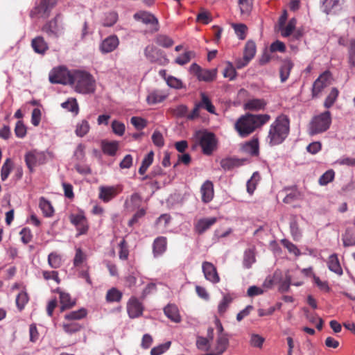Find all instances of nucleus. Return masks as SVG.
<instances>
[{
	"label": "nucleus",
	"mask_w": 355,
	"mask_h": 355,
	"mask_svg": "<svg viewBox=\"0 0 355 355\" xmlns=\"http://www.w3.org/2000/svg\"><path fill=\"white\" fill-rule=\"evenodd\" d=\"M331 123V116L329 111H325L313 116L308 126V133L311 136L326 132Z\"/></svg>",
	"instance_id": "20e7f679"
},
{
	"label": "nucleus",
	"mask_w": 355,
	"mask_h": 355,
	"mask_svg": "<svg viewBox=\"0 0 355 355\" xmlns=\"http://www.w3.org/2000/svg\"><path fill=\"white\" fill-rule=\"evenodd\" d=\"M164 311L167 318L175 322L180 321V316L178 307L174 304H168L164 309Z\"/></svg>",
	"instance_id": "a878e982"
},
{
	"label": "nucleus",
	"mask_w": 355,
	"mask_h": 355,
	"mask_svg": "<svg viewBox=\"0 0 355 355\" xmlns=\"http://www.w3.org/2000/svg\"><path fill=\"white\" fill-rule=\"evenodd\" d=\"M72 72L64 67L52 69L49 73V81L53 84H70Z\"/></svg>",
	"instance_id": "423d86ee"
},
{
	"label": "nucleus",
	"mask_w": 355,
	"mask_h": 355,
	"mask_svg": "<svg viewBox=\"0 0 355 355\" xmlns=\"http://www.w3.org/2000/svg\"><path fill=\"white\" fill-rule=\"evenodd\" d=\"M142 303L135 297H131L127 303V311L130 318H136L143 313Z\"/></svg>",
	"instance_id": "4468645a"
},
{
	"label": "nucleus",
	"mask_w": 355,
	"mask_h": 355,
	"mask_svg": "<svg viewBox=\"0 0 355 355\" xmlns=\"http://www.w3.org/2000/svg\"><path fill=\"white\" fill-rule=\"evenodd\" d=\"M146 58L151 62H155L160 65H165L168 60L163 51L153 45H148L144 49Z\"/></svg>",
	"instance_id": "6e6552de"
},
{
	"label": "nucleus",
	"mask_w": 355,
	"mask_h": 355,
	"mask_svg": "<svg viewBox=\"0 0 355 355\" xmlns=\"http://www.w3.org/2000/svg\"><path fill=\"white\" fill-rule=\"evenodd\" d=\"M238 165L237 160L233 158H225L220 161V166L225 171H230Z\"/></svg>",
	"instance_id": "680f3d73"
},
{
	"label": "nucleus",
	"mask_w": 355,
	"mask_h": 355,
	"mask_svg": "<svg viewBox=\"0 0 355 355\" xmlns=\"http://www.w3.org/2000/svg\"><path fill=\"white\" fill-rule=\"evenodd\" d=\"M119 45V40L115 35H110L104 39L99 46L100 51L103 53H108L114 51Z\"/></svg>",
	"instance_id": "2eb2a0df"
},
{
	"label": "nucleus",
	"mask_w": 355,
	"mask_h": 355,
	"mask_svg": "<svg viewBox=\"0 0 355 355\" xmlns=\"http://www.w3.org/2000/svg\"><path fill=\"white\" fill-rule=\"evenodd\" d=\"M271 117L269 114H252L247 113L241 116L234 124V129L241 137H246L267 123Z\"/></svg>",
	"instance_id": "f257e3e1"
},
{
	"label": "nucleus",
	"mask_w": 355,
	"mask_h": 355,
	"mask_svg": "<svg viewBox=\"0 0 355 355\" xmlns=\"http://www.w3.org/2000/svg\"><path fill=\"white\" fill-rule=\"evenodd\" d=\"M348 62L351 67H355V40H350L348 49Z\"/></svg>",
	"instance_id": "4d7b16f0"
},
{
	"label": "nucleus",
	"mask_w": 355,
	"mask_h": 355,
	"mask_svg": "<svg viewBox=\"0 0 355 355\" xmlns=\"http://www.w3.org/2000/svg\"><path fill=\"white\" fill-rule=\"evenodd\" d=\"M89 130V125L87 121L83 120L76 125V134L78 137L85 136Z\"/></svg>",
	"instance_id": "3c124183"
},
{
	"label": "nucleus",
	"mask_w": 355,
	"mask_h": 355,
	"mask_svg": "<svg viewBox=\"0 0 355 355\" xmlns=\"http://www.w3.org/2000/svg\"><path fill=\"white\" fill-rule=\"evenodd\" d=\"M119 191L115 187L101 186L99 188L98 198L104 202H108L116 197Z\"/></svg>",
	"instance_id": "f3484780"
},
{
	"label": "nucleus",
	"mask_w": 355,
	"mask_h": 355,
	"mask_svg": "<svg viewBox=\"0 0 355 355\" xmlns=\"http://www.w3.org/2000/svg\"><path fill=\"white\" fill-rule=\"evenodd\" d=\"M264 341L265 338L259 334H252L250 336V344L252 347L261 348Z\"/></svg>",
	"instance_id": "bf43d9fd"
},
{
	"label": "nucleus",
	"mask_w": 355,
	"mask_h": 355,
	"mask_svg": "<svg viewBox=\"0 0 355 355\" xmlns=\"http://www.w3.org/2000/svg\"><path fill=\"white\" fill-rule=\"evenodd\" d=\"M256 53V44L255 43L252 41L249 40L246 42L245 48H244V52H243V56L248 58V60H251L255 55Z\"/></svg>",
	"instance_id": "37998d69"
},
{
	"label": "nucleus",
	"mask_w": 355,
	"mask_h": 355,
	"mask_svg": "<svg viewBox=\"0 0 355 355\" xmlns=\"http://www.w3.org/2000/svg\"><path fill=\"white\" fill-rule=\"evenodd\" d=\"M233 300L234 297L229 293L223 295V300L218 306V312L220 315H224Z\"/></svg>",
	"instance_id": "7c9ffc66"
},
{
	"label": "nucleus",
	"mask_w": 355,
	"mask_h": 355,
	"mask_svg": "<svg viewBox=\"0 0 355 355\" xmlns=\"http://www.w3.org/2000/svg\"><path fill=\"white\" fill-rule=\"evenodd\" d=\"M119 257L121 260H126L128 258L129 256V250H128V245L127 242L124 239H123L119 244Z\"/></svg>",
	"instance_id": "603ef678"
},
{
	"label": "nucleus",
	"mask_w": 355,
	"mask_h": 355,
	"mask_svg": "<svg viewBox=\"0 0 355 355\" xmlns=\"http://www.w3.org/2000/svg\"><path fill=\"white\" fill-rule=\"evenodd\" d=\"M334 171L333 170H329L320 176L318 182L320 185H327L328 183L334 180Z\"/></svg>",
	"instance_id": "6e6d98bb"
},
{
	"label": "nucleus",
	"mask_w": 355,
	"mask_h": 355,
	"mask_svg": "<svg viewBox=\"0 0 355 355\" xmlns=\"http://www.w3.org/2000/svg\"><path fill=\"white\" fill-rule=\"evenodd\" d=\"M58 293L60 295V302L62 304V311L66 309H70L75 305V302L71 300L69 293L58 290Z\"/></svg>",
	"instance_id": "c85d7f7f"
},
{
	"label": "nucleus",
	"mask_w": 355,
	"mask_h": 355,
	"mask_svg": "<svg viewBox=\"0 0 355 355\" xmlns=\"http://www.w3.org/2000/svg\"><path fill=\"white\" fill-rule=\"evenodd\" d=\"M198 105H200V107L205 109L211 114L215 113L214 106L205 93H201V101L198 103Z\"/></svg>",
	"instance_id": "a18cd8bd"
},
{
	"label": "nucleus",
	"mask_w": 355,
	"mask_h": 355,
	"mask_svg": "<svg viewBox=\"0 0 355 355\" xmlns=\"http://www.w3.org/2000/svg\"><path fill=\"white\" fill-rule=\"evenodd\" d=\"M59 16L60 15H57L52 19L46 21L42 27V31L49 37L58 38L61 34L62 28L58 24Z\"/></svg>",
	"instance_id": "9b49d317"
},
{
	"label": "nucleus",
	"mask_w": 355,
	"mask_h": 355,
	"mask_svg": "<svg viewBox=\"0 0 355 355\" xmlns=\"http://www.w3.org/2000/svg\"><path fill=\"white\" fill-rule=\"evenodd\" d=\"M87 260V255L83 252L81 248L76 249V254L73 258V266L79 267L84 261Z\"/></svg>",
	"instance_id": "5fc2aeb1"
},
{
	"label": "nucleus",
	"mask_w": 355,
	"mask_h": 355,
	"mask_svg": "<svg viewBox=\"0 0 355 355\" xmlns=\"http://www.w3.org/2000/svg\"><path fill=\"white\" fill-rule=\"evenodd\" d=\"M202 272L207 280L213 284L220 282V277L217 272L216 268L213 263L209 261H204L202 265Z\"/></svg>",
	"instance_id": "dca6fc26"
},
{
	"label": "nucleus",
	"mask_w": 355,
	"mask_h": 355,
	"mask_svg": "<svg viewBox=\"0 0 355 355\" xmlns=\"http://www.w3.org/2000/svg\"><path fill=\"white\" fill-rule=\"evenodd\" d=\"M15 135L19 138H23L26 135V128L21 121H18L15 128Z\"/></svg>",
	"instance_id": "774afa93"
},
{
	"label": "nucleus",
	"mask_w": 355,
	"mask_h": 355,
	"mask_svg": "<svg viewBox=\"0 0 355 355\" xmlns=\"http://www.w3.org/2000/svg\"><path fill=\"white\" fill-rule=\"evenodd\" d=\"M135 18L140 19L146 24H151L154 26V30L155 31H158V20L153 15L147 12H142L141 13L135 14Z\"/></svg>",
	"instance_id": "5701e85b"
},
{
	"label": "nucleus",
	"mask_w": 355,
	"mask_h": 355,
	"mask_svg": "<svg viewBox=\"0 0 355 355\" xmlns=\"http://www.w3.org/2000/svg\"><path fill=\"white\" fill-rule=\"evenodd\" d=\"M331 73L329 71H325L314 81L312 88V96L318 97L324 88L331 83Z\"/></svg>",
	"instance_id": "9d476101"
},
{
	"label": "nucleus",
	"mask_w": 355,
	"mask_h": 355,
	"mask_svg": "<svg viewBox=\"0 0 355 355\" xmlns=\"http://www.w3.org/2000/svg\"><path fill=\"white\" fill-rule=\"evenodd\" d=\"M61 106L67 110L68 111L78 114V105L76 98H69L67 101L62 103Z\"/></svg>",
	"instance_id": "09e8293b"
},
{
	"label": "nucleus",
	"mask_w": 355,
	"mask_h": 355,
	"mask_svg": "<svg viewBox=\"0 0 355 355\" xmlns=\"http://www.w3.org/2000/svg\"><path fill=\"white\" fill-rule=\"evenodd\" d=\"M201 199L204 203L211 202L214 196V184L209 180L205 181L200 187Z\"/></svg>",
	"instance_id": "a211bd4d"
},
{
	"label": "nucleus",
	"mask_w": 355,
	"mask_h": 355,
	"mask_svg": "<svg viewBox=\"0 0 355 355\" xmlns=\"http://www.w3.org/2000/svg\"><path fill=\"white\" fill-rule=\"evenodd\" d=\"M29 300L28 295L26 292L21 291L16 297V305L19 311H21L26 304L28 303Z\"/></svg>",
	"instance_id": "49530a36"
},
{
	"label": "nucleus",
	"mask_w": 355,
	"mask_h": 355,
	"mask_svg": "<svg viewBox=\"0 0 355 355\" xmlns=\"http://www.w3.org/2000/svg\"><path fill=\"white\" fill-rule=\"evenodd\" d=\"M69 220L76 227L78 231L76 236H79L83 234H86L89 230V223L85 214L83 211H80L76 214H71L69 216Z\"/></svg>",
	"instance_id": "1a4fd4ad"
},
{
	"label": "nucleus",
	"mask_w": 355,
	"mask_h": 355,
	"mask_svg": "<svg viewBox=\"0 0 355 355\" xmlns=\"http://www.w3.org/2000/svg\"><path fill=\"white\" fill-rule=\"evenodd\" d=\"M87 310L81 308L79 310L71 311L64 315V319L67 320H75L84 318L87 315Z\"/></svg>",
	"instance_id": "ea45409f"
},
{
	"label": "nucleus",
	"mask_w": 355,
	"mask_h": 355,
	"mask_svg": "<svg viewBox=\"0 0 355 355\" xmlns=\"http://www.w3.org/2000/svg\"><path fill=\"white\" fill-rule=\"evenodd\" d=\"M102 150L105 154L113 156L116 154L118 148L119 144L116 141H103L101 144Z\"/></svg>",
	"instance_id": "bb28decb"
},
{
	"label": "nucleus",
	"mask_w": 355,
	"mask_h": 355,
	"mask_svg": "<svg viewBox=\"0 0 355 355\" xmlns=\"http://www.w3.org/2000/svg\"><path fill=\"white\" fill-rule=\"evenodd\" d=\"M302 284H303L302 282H297L292 283L291 277L289 275L286 274L285 276V279H284V281L281 283V284L279 286V291L282 293H286L289 291V288H290V286L291 284L296 286H299L302 285Z\"/></svg>",
	"instance_id": "4c0bfd02"
},
{
	"label": "nucleus",
	"mask_w": 355,
	"mask_h": 355,
	"mask_svg": "<svg viewBox=\"0 0 355 355\" xmlns=\"http://www.w3.org/2000/svg\"><path fill=\"white\" fill-rule=\"evenodd\" d=\"M216 221L217 218L216 217L201 218L195 225V230L198 234H202L214 225Z\"/></svg>",
	"instance_id": "6ab92c4d"
},
{
	"label": "nucleus",
	"mask_w": 355,
	"mask_h": 355,
	"mask_svg": "<svg viewBox=\"0 0 355 355\" xmlns=\"http://www.w3.org/2000/svg\"><path fill=\"white\" fill-rule=\"evenodd\" d=\"M62 327L64 331L69 334L76 333L79 331L82 328L81 325L79 323L74 322L63 323Z\"/></svg>",
	"instance_id": "864d4df0"
},
{
	"label": "nucleus",
	"mask_w": 355,
	"mask_h": 355,
	"mask_svg": "<svg viewBox=\"0 0 355 355\" xmlns=\"http://www.w3.org/2000/svg\"><path fill=\"white\" fill-rule=\"evenodd\" d=\"M196 56V53L193 51H187L182 55L177 57L175 60V63L179 65H184L189 63L191 60Z\"/></svg>",
	"instance_id": "473e14b6"
},
{
	"label": "nucleus",
	"mask_w": 355,
	"mask_h": 355,
	"mask_svg": "<svg viewBox=\"0 0 355 355\" xmlns=\"http://www.w3.org/2000/svg\"><path fill=\"white\" fill-rule=\"evenodd\" d=\"M255 253L252 249H248L244 252L243 264L245 268H250L252 265L255 263Z\"/></svg>",
	"instance_id": "2f4dec72"
},
{
	"label": "nucleus",
	"mask_w": 355,
	"mask_h": 355,
	"mask_svg": "<svg viewBox=\"0 0 355 355\" xmlns=\"http://www.w3.org/2000/svg\"><path fill=\"white\" fill-rule=\"evenodd\" d=\"M118 20V15L115 12H110L107 15L103 23V26H112Z\"/></svg>",
	"instance_id": "0e129e2a"
},
{
	"label": "nucleus",
	"mask_w": 355,
	"mask_h": 355,
	"mask_svg": "<svg viewBox=\"0 0 355 355\" xmlns=\"http://www.w3.org/2000/svg\"><path fill=\"white\" fill-rule=\"evenodd\" d=\"M13 168V162L10 158H7L4 162L1 169V178L2 181H5L9 176Z\"/></svg>",
	"instance_id": "f704fd0d"
},
{
	"label": "nucleus",
	"mask_w": 355,
	"mask_h": 355,
	"mask_svg": "<svg viewBox=\"0 0 355 355\" xmlns=\"http://www.w3.org/2000/svg\"><path fill=\"white\" fill-rule=\"evenodd\" d=\"M290 132V119L288 116H278L270 125L267 140L270 146L281 144Z\"/></svg>",
	"instance_id": "f03ea898"
},
{
	"label": "nucleus",
	"mask_w": 355,
	"mask_h": 355,
	"mask_svg": "<svg viewBox=\"0 0 355 355\" xmlns=\"http://www.w3.org/2000/svg\"><path fill=\"white\" fill-rule=\"evenodd\" d=\"M153 157L154 153L153 151H150V153H148L147 155L145 156L142 161L141 165L139 168V174L144 175L146 172L148 167L152 164L153 162Z\"/></svg>",
	"instance_id": "58836bf2"
},
{
	"label": "nucleus",
	"mask_w": 355,
	"mask_h": 355,
	"mask_svg": "<svg viewBox=\"0 0 355 355\" xmlns=\"http://www.w3.org/2000/svg\"><path fill=\"white\" fill-rule=\"evenodd\" d=\"M46 155L43 152L36 150L27 152L24 156L26 164L31 173L34 171V168L37 165L44 164L46 162Z\"/></svg>",
	"instance_id": "0eeeda50"
},
{
	"label": "nucleus",
	"mask_w": 355,
	"mask_h": 355,
	"mask_svg": "<svg viewBox=\"0 0 355 355\" xmlns=\"http://www.w3.org/2000/svg\"><path fill=\"white\" fill-rule=\"evenodd\" d=\"M165 79H166L167 85L170 87L177 89H181L183 87L182 82L180 79L177 78L174 76H169L167 78H165Z\"/></svg>",
	"instance_id": "e2e57ef3"
},
{
	"label": "nucleus",
	"mask_w": 355,
	"mask_h": 355,
	"mask_svg": "<svg viewBox=\"0 0 355 355\" xmlns=\"http://www.w3.org/2000/svg\"><path fill=\"white\" fill-rule=\"evenodd\" d=\"M345 0H321L322 11L327 15H338L345 4Z\"/></svg>",
	"instance_id": "ddd939ff"
},
{
	"label": "nucleus",
	"mask_w": 355,
	"mask_h": 355,
	"mask_svg": "<svg viewBox=\"0 0 355 355\" xmlns=\"http://www.w3.org/2000/svg\"><path fill=\"white\" fill-rule=\"evenodd\" d=\"M122 298V293L116 288L108 290L106 294V300L108 302H119Z\"/></svg>",
	"instance_id": "e433bc0d"
},
{
	"label": "nucleus",
	"mask_w": 355,
	"mask_h": 355,
	"mask_svg": "<svg viewBox=\"0 0 355 355\" xmlns=\"http://www.w3.org/2000/svg\"><path fill=\"white\" fill-rule=\"evenodd\" d=\"M266 104V101L263 99H250L246 103H245L244 109L250 111H259L264 110Z\"/></svg>",
	"instance_id": "b1692460"
},
{
	"label": "nucleus",
	"mask_w": 355,
	"mask_h": 355,
	"mask_svg": "<svg viewBox=\"0 0 355 355\" xmlns=\"http://www.w3.org/2000/svg\"><path fill=\"white\" fill-rule=\"evenodd\" d=\"M244 150L252 156L259 155V147L258 138H253L251 141L247 142L244 146Z\"/></svg>",
	"instance_id": "cd10ccee"
},
{
	"label": "nucleus",
	"mask_w": 355,
	"mask_h": 355,
	"mask_svg": "<svg viewBox=\"0 0 355 355\" xmlns=\"http://www.w3.org/2000/svg\"><path fill=\"white\" fill-rule=\"evenodd\" d=\"M155 43L164 48H169L174 44L173 40L166 35H158L155 39Z\"/></svg>",
	"instance_id": "79ce46f5"
},
{
	"label": "nucleus",
	"mask_w": 355,
	"mask_h": 355,
	"mask_svg": "<svg viewBox=\"0 0 355 355\" xmlns=\"http://www.w3.org/2000/svg\"><path fill=\"white\" fill-rule=\"evenodd\" d=\"M57 3L58 0H42L40 4L30 12V17L33 18L40 14L48 17Z\"/></svg>",
	"instance_id": "f8f14e48"
},
{
	"label": "nucleus",
	"mask_w": 355,
	"mask_h": 355,
	"mask_svg": "<svg viewBox=\"0 0 355 355\" xmlns=\"http://www.w3.org/2000/svg\"><path fill=\"white\" fill-rule=\"evenodd\" d=\"M199 144L205 155H210L216 146V140L214 133L208 132H197Z\"/></svg>",
	"instance_id": "39448f33"
},
{
	"label": "nucleus",
	"mask_w": 355,
	"mask_h": 355,
	"mask_svg": "<svg viewBox=\"0 0 355 355\" xmlns=\"http://www.w3.org/2000/svg\"><path fill=\"white\" fill-rule=\"evenodd\" d=\"M327 266L331 272L339 276L342 275L343 273L342 267L340 264V261L336 254H333L329 257Z\"/></svg>",
	"instance_id": "393cba45"
},
{
	"label": "nucleus",
	"mask_w": 355,
	"mask_h": 355,
	"mask_svg": "<svg viewBox=\"0 0 355 355\" xmlns=\"http://www.w3.org/2000/svg\"><path fill=\"white\" fill-rule=\"evenodd\" d=\"M112 129L114 134L122 136L125 132V125L118 121H113L112 123Z\"/></svg>",
	"instance_id": "338daca9"
},
{
	"label": "nucleus",
	"mask_w": 355,
	"mask_h": 355,
	"mask_svg": "<svg viewBox=\"0 0 355 355\" xmlns=\"http://www.w3.org/2000/svg\"><path fill=\"white\" fill-rule=\"evenodd\" d=\"M171 344V343L168 341L152 348L150 350V355H161L164 354L169 349Z\"/></svg>",
	"instance_id": "13d9d810"
},
{
	"label": "nucleus",
	"mask_w": 355,
	"mask_h": 355,
	"mask_svg": "<svg viewBox=\"0 0 355 355\" xmlns=\"http://www.w3.org/2000/svg\"><path fill=\"white\" fill-rule=\"evenodd\" d=\"M338 94L339 92L336 87L332 88L330 93L329 94V95L327 96L324 101V106L326 108L331 107L336 101Z\"/></svg>",
	"instance_id": "de8ad7c7"
},
{
	"label": "nucleus",
	"mask_w": 355,
	"mask_h": 355,
	"mask_svg": "<svg viewBox=\"0 0 355 355\" xmlns=\"http://www.w3.org/2000/svg\"><path fill=\"white\" fill-rule=\"evenodd\" d=\"M39 206L45 216L50 217L53 214V208L49 201L44 197L40 199Z\"/></svg>",
	"instance_id": "72a5a7b5"
},
{
	"label": "nucleus",
	"mask_w": 355,
	"mask_h": 355,
	"mask_svg": "<svg viewBox=\"0 0 355 355\" xmlns=\"http://www.w3.org/2000/svg\"><path fill=\"white\" fill-rule=\"evenodd\" d=\"M242 14H248L252 7V0H238Z\"/></svg>",
	"instance_id": "69168bd1"
},
{
	"label": "nucleus",
	"mask_w": 355,
	"mask_h": 355,
	"mask_svg": "<svg viewBox=\"0 0 355 355\" xmlns=\"http://www.w3.org/2000/svg\"><path fill=\"white\" fill-rule=\"evenodd\" d=\"M48 263L52 268L57 269L62 266V258L56 252H51L48 256Z\"/></svg>",
	"instance_id": "a19ab883"
},
{
	"label": "nucleus",
	"mask_w": 355,
	"mask_h": 355,
	"mask_svg": "<svg viewBox=\"0 0 355 355\" xmlns=\"http://www.w3.org/2000/svg\"><path fill=\"white\" fill-rule=\"evenodd\" d=\"M166 95L163 94L162 92L159 91H154L148 95L146 101L148 104L154 105L159 103H162L166 99Z\"/></svg>",
	"instance_id": "c756f323"
},
{
	"label": "nucleus",
	"mask_w": 355,
	"mask_h": 355,
	"mask_svg": "<svg viewBox=\"0 0 355 355\" xmlns=\"http://www.w3.org/2000/svg\"><path fill=\"white\" fill-rule=\"evenodd\" d=\"M260 176L257 172L254 173L251 178L247 182V191L252 195L256 189Z\"/></svg>",
	"instance_id": "8fccbe9b"
},
{
	"label": "nucleus",
	"mask_w": 355,
	"mask_h": 355,
	"mask_svg": "<svg viewBox=\"0 0 355 355\" xmlns=\"http://www.w3.org/2000/svg\"><path fill=\"white\" fill-rule=\"evenodd\" d=\"M293 67L294 63L291 60L285 59L282 61L279 68V76L282 83H284L288 80Z\"/></svg>",
	"instance_id": "aec40b11"
},
{
	"label": "nucleus",
	"mask_w": 355,
	"mask_h": 355,
	"mask_svg": "<svg viewBox=\"0 0 355 355\" xmlns=\"http://www.w3.org/2000/svg\"><path fill=\"white\" fill-rule=\"evenodd\" d=\"M235 33L240 40H244L246 37L248 28L243 24H233Z\"/></svg>",
	"instance_id": "052dcab7"
},
{
	"label": "nucleus",
	"mask_w": 355,
	"mask_h": 355,
	"mask_svg": "<svg viewBox=\"0 0 355 355\" xmlns=\"http://www.w3.org/2000/svg\"><path fill=\"white\" fill-rule=\"evenodd\" d=\"M216 76V69H202L198 75V80L203 81H212Z\"/></svg>",
	"instance_id": "c03bdc74"
},
{
	"label": "nucleus",
	"mask_w": 355,
	"mask_h": 355,
	"mask_svg": "<svg viewBox=\"0 0 355 355\" xmlns=\"http://www.w3.org/2000/svg\"><path fill=\"white\" fill-rule=\"evenodd\" d=\"M71 83L75 91L81 94L92 93L95 90V80L85 71L76 70L72 72Z\"/></svg>",
	"instance_id": "7ed1b4c3"
},
{
	"label": "nucleus",
	"mask_w": 355,
	"mask_h": 355,
	"mask_svg": "<svg viewBox=\"0 0 355 355\" xmlns=\"http://www.w3.org/2000/svg\"><path fill=\"white\" fill-rule=\"evenodd\" d=\"M168 112L175 117L182 118L187 117L188 113V107L185 105H179L175 107H171Z\"/></svg>",
	"instance_id": "c9c22d12"
},
{
	"label": "nucleus",
	"mask_w": 355,
	"mask_h": 355,
	"mask_svg": "<svg viewBox=\"0 0 355 355\" xmlns=\"http://www.w3.org/2000/svg\"><path fill=\"white\" fill-rule=\"evenodd\" d=\"M167 247V240L164 236H159L155 239L153 244V252L155 257L162 255Z\"/></svg>",
	"instance_id": "412c9836"
},
{
	"label": "nucleus",
	"mask_w": 355,
	"mask_h": 355,
	"mask_svg": "<svg viewBox=\"0 0 355 355\" xmlns=\"http://www.w3.org/2000/svg\"><path fill=\"white\" fill-rule=\"evenodd\" d=\"M31 46L34 51L39 54H44L49 49V46L42 36H37L32 40Z\"/></svg>",
	"instance_id": "4be33fe9"
}]
</instances>
